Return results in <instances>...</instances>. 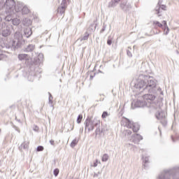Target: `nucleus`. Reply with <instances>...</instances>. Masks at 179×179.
<instances>
[{
    "label": "nucleus",
    "instance_id": "1",
    "mask_svg": "<svg viewBox=\"0 0 179 179\" xmlns=\"http://www.w3.org/2000/svg\"><path fill=\"white\" fill-rule=\"evenodd\" d=\"M156 80L153 78L144 75H140L134 85L136 89L148 93H156Z\"/></svg>",
    "mask_w": 179,
    "mask_h": 179
},
{
    "label": "nucleus",
    "instance_id": "2",
    "mask_svg": "<svg viewBox=\"0 0 179 179\" xmlns=\"http://www.w3.org/2000/svg\"><path fill=\"white\" fill-rule=\"evenodd\" d=\"M155 99L156 96L153 94H145L143 96V101H136L134 106L135 107H150V103Z\"/></svg>",
    "mask_w": 179,
    "mask_h": 179
},
{
    "label": "nucleus",
    "instance_id": "3",
    "mask_svg": "<svg viewBox=\"0 0 179 179\" xmlns=\"http://www.w3.org/2000/svg\"><path fill=\"white\" fill-rule=\"evenodd\" d=\"M1 6H3L6 8V13H10V15H13L16 13V8H17V6H15V1L13 0H6L5 3H3V0H2Z\"/></svg>",
    "mask_w": 179,
    "mask_h": 179
},
{
    "label": "nucleus",
    "instance_id": "4",
    "mask_svg": "<svg viewBox=\"0 0 179 179\" xmlns=\"http://www.w3.org/2000/svg\"><path fill=\"white\" fill-rule=\"evenodd\" d=\"M84 124L85 125V129H87L88 132H90V131H93L94 129V125L100 124V121H99L97 118H94V120H92L91 117H87Z\"/></svg>",
    "mask_w": 179,
    "mask_h": 179
},
{
    "label": "nucleus",
    "instance_id": "5",
    "mask_svg": "<svg viewBox=\"0 0 179 179\" xmlns=\"http://www.w3.org/2000/svg\"><path fill=\"white\" fill-rule=\"evenodd\" d=\"M173 173L174 171L173 169H165L159 174L157 179H179L177 176L172 178Z\"/></svg>",
    "mask_w": 179,
    "mask_h": 179
},
{
    "label": "nucleus",
    "instance_id": "6",
    "mask_svg": "<svg viewBox=\"0 0 179 179\" xmlns=\"http://www.w3.org/2000/svg\"><path fill=\"white\" fill-rule=\"evenodd\" d=\"M23 39V35L22 33L17 31L14 34V40L13 41V47L14 48H20L22 47V40Z\"/></svg>",
    "mask_w": 179,
    "mask_h": 179
},
{
    "label": "nucleus",
    "instance_id": "7",
    "mask_svg": "<svg viewBox=\"0 0 179 179\" xmlns=\"http://www.w3.org/2000/svg\"><path fill=\"white\" fill-rule=\"evenodd\" d=\"M0 30L1 31L3 37H8V36H10V27H9L6 22L2 23Z\"/></svg>",
    "mask_w": 179,
    "mask_h": 179
},
{
    "label": "nucleus",
    "instance_id": "8",
    "mask_svg": "<svg viewBox=\"0 0 179 179\" xmlns=\"http://www.w3.org/2000/svg\"><path fill=\"white\" fill-rule=\"evenodd\" d=\"M20 11H22V15H27L30 12V10H29L27 6H22V4L18 3L17 4V8H15V12L19 13Z\"/></svg>",
    "mask_w": 179,
    "mask_h": 179
},
{
    "label": "nucleus",
    "instance_id": "9",
    "mask_svg": "<svg viewBox=\"0 0 179 179\" xmlns=\"http://www.w3.org/2000/svg\"><path fill=\"white\" fill-rule=\"evenodd\" d=\"M66 9V0H62L60 6L57 9L58 13L62 15L65 13V10Z\"/></svg>",
    "mask_w": 179,
    "mask_h": 179
},
{
    "label": "nucleus",
    "instance_id": "10",
    "mask_svg": "<svg viewBox=\"0 0 179 179\" xmlns=\"http://www.w3.org/2000/svg\"><path fill=\"white\" fill-rule=\"evenodd\" d=\"M142 139H143V137H142V136L135 134L131 136L130 141L134 143H139V142H141Z\"/></svg>",
    "mask_w": 179,
    "mask_h": 179
},
{
    "label": "nucleus",
    "instance_id": "11",
    "mask_svg": "<svg viewBox=\"0 0 179 179\" xmlns=\"http://www.w3.org/2000/svg\"><path fill=\"white\" fill-rule=\"evenodd\" d=\"M156 118L157 120H162L164 121V124H166V113L164 111L158 112L155 114Z\"/></svg>",
    "mask_w": 179,
    "mask_h": 179
},
{
    "label": "nucleus",
    "instance_id": "12",
    "mask_svg": "<svg viewBox=\"0 0 179 179\" xmlns=\"http://www.w3.org/2000/svg\"><path fill=\"white\" fill-rule=\"evenodd\" d=\"M18 59H20V61H26V62H29L30 56L27 54H20L18 55Z\"/></svg>",
    "mask_w": 179,
    "mask_h": 179
},
{
    "label": "nucleus",
    "instance_id": "13",
    "mask_svg": "<svg viewBox=\"0 0 179 179\" xmlns=\"http://www.w3.org/2000/svg\"><path fill=\"white\" fill-rule=\"evenodd\" d=\"M120 8L123 10H128L130 8H131V4H128V3L127 1H123L121 4H120Z\"/></svg>",
    "mask_w": 179,
    "mask_h": 179
},
{
    "label": "nucleus",
    "instance_id": "14",
    "mask_svg": "<svg viewBox=\"0 0 179 179\" xmlns=\"http://www.w3.org/2000/svg\"><path fill=\"white\" fill-rule=\"evenodd\" d=\"M123 122H125V126L127 127V128L131 129L132 127H134V122L129 120L128 118H124Z\"/></svg>",
    "mask_w": 179,
    "mask_h": 179
},
{
    "label": "nucleus",
    "instance_id": "15",
    "mask_svg": "<svg viewBox=\"0 0 179 179\" xmlns=\"http://www.w3.org/2000/svg\"><path fill=\"white\" fill-rule=\"evenodd\" d=\"M24 34L27 37V38H29V37H30V36H31V34H33V31H31V28H30V27L26 28L24 30Z\"/></svg>",
    "mask_w": 179,
    "mask_h": 179
},
{
    "label": "nucleus",
    "instance_id": "16",
    "mask_svg": "<svg viewBox=\"0 0 179 179\" xmlns=\"http://www.w3.org/2000/svg\"><path fill=\"white\" fill-rule=\"evenodd\" d=\"M166 6L161 5L160 2L158 3V6L156 7L155 10L157 12V14L159 15L160 13V9L162 10H166Z\"/></svg>",
    "mask_w": 179,
    "mask_h": 179
},
{
    "label": "nucleus",
    "instance_id": "17",
    "mask_svg": "<svg viewBox=\"0 0 179 179\" xmlns=\"http://www.w3.org/2000/svg\"><path fill=\"white\" fill-rule=\"evenodd\" d=\"M35 48L36 46L34 45L30 44L24 48V51H25V52H31V51H34Z\"/></svg>",
    "mask_w": 179,
    "mask_h": 179
},
{
    "label": "nucleus",
    "instance_id": "18",
    "mask_svg": "<svg viewBox=\"0 0 179 179\" xmlns=\"http://www.w3.org/2000/svg\"><path fill=\"white\" fill-rule=\"evenodd\" d=\"M162 24H164V31L165 34H169V31H170V29L169 28V26H167V21L164 20L162 21Z\"/></svg>",
    "mask_w": 179,
    "mask_h": 179
},
{
    "label": "nucleus",
    "instance_id": "19",
    "mask_svg": "<svg viewBox=\"0 0 179 179\" xmlns=\"http://www.w3.org/2000/svg\"><path fill=\"white\" fill-rule=\"evenodd\" d=\"M120 1L121 0H112L110 3H109V8H114V6H117V5H118V2H120Z\"/></svg>",
    "mask_w": 179,
    "mask_h": 179
},
{
    "label": "nucleus",
    "instance_id": "20",
    "mask_svg": "<svg viewBox=\"0 0 179 179\" xmlns=\"http://www.w3.org/2000/svg\"><path fill=\"white\" fill-rule=\"evenodd\" d=\"M153 24L157 26V27H162V29H164V24L163 22L160 23L159 21H154Z\"/></svg>",
    "mask_w": 179,
    "mask_h": 179
},
{
    "label": "nucleus",
    "instance_id": "21",
    "mask_svg": "<svg viewBox=\"0 0 179 179\" xmlns=\"http://www.w3.org/2000/svg\"><path fill=\"white\" fill-rule=\"evenodd\" d=\"M134 132H137L139 131V124L138 123H134L133 127L131 128Z\"/></svg>",
    "mask_w": 179,
    "mask_h": 179
},
{
    "label": "nucleus",
    "instance_id": "22",
    "mask_svg": "<svg viewBox=\"0 0 179 179\" xmlns=\"http://www.w3.org/2000/svg\"><path fill=\"white\" fill-rule=\"evenodd\" d=\"M12 23L14 26H19V24H20V20L17 18H15L12 20Z\"/></svg>",
    "mask_w": 179,
    "mask_h": 179
},
{
    "label": "nucleus",
    "instance_id": "23",
    "mask_svg": "<svg viewBox=\"0 0 179 179\" xmlns=\"http://www.w3.org/2000/svg\"><path fill=\"white\" fill-rule=\"evenodd\" d=\"M78 143H79V139L75 138L74 140L72 141L71 143V148H75V146L78 145Z\"/></svg>",
    "mask_w": 179,
    "mask_h": 179
},
{
    "label": "nucleus",
    "instance_id": "24",
    "mask_svg": "<svg viewBox=\"0 0 179 179\" xmlns=\"http://www.w3.org/2000/svg\"><path fill=\"white\" fill-rule=\"evenodd\" d=\"M6 13L7 15L5 17L6 22H10V20L12 21V17H10V15H12V14H10L9 13H6Z\"/></svg>",
    "mask_w": 179,
    "mask_h": 179
},
{
    "label": "nucleus",
    "instance_id": "25",
    "mask_svg": "<svg viewBox=\"0 0 179 179\" xmlns=\"http://www.w3.org/2000/svg\"><path fill=\"white\" fill-rule=\"evenodd\" d=\"M109 115H110V113H108V112L104 111V112L102 113L101 117H102L103 119L107 118Z\"/></svg>",
    "mask_w": 179,
    "mask_h": 179
},
{
    "label": "nucleus",
    "instance_id": "26",
    "mask_svg": "<svg viewBox=\"0 0 179 179\" xmlns=\"http://www.w3.org/2000/svg\"><path fill=\"white\" fill-rule=\"evenodd\" d=\"M24 24L25 26H29V25L31 24V21L30 20L25 19L24 20Z\"/></svg>",
    "mask_w": 179,
    "mask_h": 179
},
{
    "label": "nucleus",
    "instance_id": "27",
    "mask_svg": "<svg viewBox=\"0 0 179 179\" xmlns=\"http://www.w3.org/2000/svg\"><path fill=\"white\" fill-rule=\"evenodd\" d=\"M83 118V115H79L78 118H77V123L80 124V122H82Z\"/></svg>",
    "mask_w": 179,
    "mask_h": 179
},
{
    "label": "nucleus",
    "instance_id": "28",
    "mask_svg": "<svg viewBox=\"0 0 179 179\" xmlns=\"http://www.w3.org/2000/svg\"><path fill=\"white\" fill-rule=\"evenodd\" d=\"M108 160V155L107 154H104L102 157V162H107Z\"/></svg>",
    "mask_w": 179,
    "mask_h": 179
},
{
    "label": "nucleus",
    "instance_id": "29",
    "mask_svg": "<svg viewBox=\"0 0 179 179\" xmlns=\"http://www.w3.org/2000/svg\"><path fill=\"white\" fill-rule=\"evenodd\" d=\"M44 150V147L39 145L36 148V152H43Z\"/></svg>",
    "mask_w": 179,
    "mask_h": 179
},
{
    "label": "nucleus",
    "instance_id": "30",
    "mask_svg": "<svg viewBox=\"0 0 179 179\" xmlns=\"http://www.w3.org/2000/svg\"><path fill=\"white\" fill-rule=\"evenodd\" d=\"M54 176H55V177H57L58 176V174H59V169H55V170H54Z\"/></svg>",
    "mask_w": 179,
    "mask_h": 179
},
{
    "label": "nucleus",
    "instance_id": "31",
    "mask_svg": "<svg viewBox=\"0 0 179 179\" xmlns=\"http://www.w3.org/2000/svg\"><path fill=\"white\" fill-rule=\"evenodd\" d=\"M87 38H89V34L86 33L85 36H84L83 37H82L80 38V41H82L83 40H87Z\"/></svg>",
    "mask_w": 179,
    "mask_h": 179
},
{
    "label": "nucleus",
    "instance_id": "32",
    "mask_svg": "<svg viewBox=\"0 0 179 179\" xmlns=\"http://www.w3.org/2000/svg\"><path fill=\"white\" fill-rule=\"evenodd\" d=\"M124 133L125 136H128V135H131V134H132V131H131V130H125Z\"/></svg>",
    "mask_w": 179,
    "mask_h": 179
},
{
    "label": "nucleus",
    "instance_id": "33",
    "mask_svg": "<svg viewBox=\"0 0 179 179\" xmlns=\"http://www.w3.org/2000/svg\"><path fill=\"white\" fill-rule=\"evenodd\" d=\"M22 147L23 148V149H27V148H29V143H22Z\"/></svg>",
    "mask_w": 179,
    "mask_h": 179
},
{
    "label": "nucleus",
    "instance_id": "34",
    "mask_svg": "<svg viewBox=\"0 0 179 179\" xmlns=\"http://www.w3.org/2000/svg\"><path fill=\"white\" fill-rule=\"evenodd\" d=\"M49 94V103L52 104V95H51V93L48 92Z\"/></svg>",
    "mask_w": 179,
    "mask_h": 179
},
{
    "label": "nucleus",
    "instance_id": "35",
    "mask_svg": "<svg viewBox=\"0 0 179 179\" xmlns=\"http://www.w3.org/2000/svg\"><path fill=\"white\" fill-rule=\"evenodd\" d=\"M107 44H108V45H111V44H113V41H111V39L108 38L107 41Z\"/></svg>",
    "mask_w": 179,
    "mask_h": 179
},
{
    "label": "nucleus",
    "instance_id": "36",
    "mask_svg": "<svg viewBox=\"0 0 179 179\" xmlns=\"http://www.w3.org/2000/svg\"><path fill=\"white\" fill-rule=\"evenodd\" d=\"M106 27L103 26V28L101 29L100 33H104L106 31Z\"/></svg>",
    "mask_w": 179,
    "mask_h": 179
},
{
    "label": "nucleus",
    "instance_id": "37",
    "mask_svg": "<svg viewBox=\"0 0 179 179\" xmlns=\"http://www.w3.org/2000/svg\"><path fill=\"white\" fill-rule=\"evenodd\" d=\"M143 160H144L145 163H148L149 162V158L143 157Z\"/></svg>",
    "mask_w": 179,
    "mask_h": 179
},
{
    "label": "nucleus",
    "instance_id": "38",
    "mask_svg": "<svg viewBox=\"0 0 179 179\" xmlns=\"http://www.w3.org/2000/svg\"><path fill=\"white\" fill-rule=\"evenodd\" d=\"M127 54L128 57H132V53L131 52V51L127 50Z\"/></svg>",
    "mask_w": 179,
    "mask_h": 179
},
{
    "label": "nucleus",
    "instance_id": "39",
    "mask_svg": "<svg viewBox=\"0 0 179 179\" xmlns=\"http://www.w3.org/2000/svg\"><path fill=\"white\" fill-rule=\"evenodd\" d=\"M3 58H5V55L3 54H0V61L3 59Z\"/></svg>",
    "mask_w": 179,
    "mask_h": 179
},
{
    "label": "nucleus",
    "instance_id": "40",
    "mask_svg": "<svg viewBox=\"0 0 179 179\" xmlns=\"http://www.w3.org/2000/svg\"><path fill=\"white\" fill-rule=\"evenodd\" d=\"M33 129H34V131H35L36 132H38V127L34 126Z\"/></svg>",
    "mask_w": 179,
    "mask_h": 179
},
{
    "label": "nucleus",
    "instance_id": "41",
    "mask_svg": "<svg viewBox=\"0 0 179 179\" xmlns=\"http://www.w3.org/2000/svg\"><path fill=\"white\" fill-rule=\"evenodd\" d=\"M2 0H0V8L2 6ZM0 22H2V17H0Z\"/></svg>",
    "mask_w": 179,
    "mask_h": 179
},
{
    "label": "nucleus",
    "instance_id": "42",
    "mask_svg": "<svg viewBox=\"0 0 179 179\" xmlns=\"http://www.w3.org/2000/svg\"><path fill=\"white\" fill-rule=\"evenodd\" d=\"M50 145L54 146V145H55L54 140H50Z\"/></svg>",
    "mask_w": 179,
    "mask_h": 179
},
{
    "label": "nucleus",
    "instance_id": "43",
    "mask_svg": "<svg viewBox=\"0 0 179 179\" xmlns=\"http://www.w3.org/2000/svg\"><path fill=\"white\" fill-rule=\"evenodd\" d=\"M15 131H17V132L20 134V129H19L18 127H15Z\"/></svg>",
    "mask_w": 179,
    "mask_h": 179
},
{
    "label": "nucleus",
    "instance_id": "44",
    "mask_svg": "<svg viewBox=\"0 0 179 179\" xmlns=\"http://www.w3.org/2000/svg\"><path fill=\"white\" fill-rule=\"evenodd\" d=\"M93 167H97V162L94 163Z\"/></svg>",
    "mask_w": 179,
    "mask_h": 179
},
{
    "label": "nucleus",
    "instance_id": "45",
    "mask_svg": "<svg viewBox=\"0 0 179 179\" xmlns=\"http://www.w3.org/2000/svg\"><path fill=\"white\" fill-rule=\"evenodd\" d=\"M95 163H100V162H99V159H96Z\"/></svg>",
    "mask_w": 179,
    "mask_h": 179
},
{
    "label": "nucleus",
    "instance_id": "46",
    "mask_svg": "<svg viewBox=\"0 0 179 179\" xmlns=\"http://www.w3.org/2000/svg\"><path fill=\"white\" fill-rule=\"evenodd\" d=\"M99 175H97L96 173H95L94 175V177H97Z\"/></svg>",
    "mask_w": 179,
    "mask_h": 179
},
{
    "label": "nucleus",
    "instance_id": "47",
    "mask_svg": "<svg viewBox=\"0 0 179 179\" xmlns=\"http://www.w3.org/2000/svg\"><path fill=\"white\" fill-rule=\"evenodd\" d=\"M39 57H43V55H39Z\"/></svg>",
    "mask_w": 179,
    "mask_h": 179
},
{
    "label": "nucleus",
    "instance_id": "48",
    "mask_svg": "<svg viewBox=\"0 0 179 179\" xmlns=\"http://www.w3.org/2000/svg\"><path fill=\"white\" fill-rule=\"evenodd\" d=\"M6 48H9V46H6Z\"/></svg>",
    "mask_w": 179,
    "mask_h": 179
},
{
    "label": "nucleus",
    "instance_id": "49",
    "mask_svg": "<svg viewBox=\"0 0 179 179\" xmlns=\"http://www.w3.org/2000/svg\"><path fill=\"white\" fill-rule=\"evenodd\" d=\"M18 122H20V120H18Z\"/></svg>",
    "mask_w": 179,
    "mask_h": 179
},
{
    "label": "nucleus",
    "instance_id": "50",
    "mask_svg": "<svg viewBox=\"0 0 179 179\" xmlns=\"http://www.w3.org/2000/svg\"><path fill=\"white\" fill-rule=\"evenodd\" d=\"M133 105H134V103H131V107H132Z\"/></svg>",
    "mask_w": 179,
    "mask_h": 179
}]
</instances>
